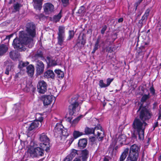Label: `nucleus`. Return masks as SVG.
<instances>
[{
	"label": "nucleus",
	"mask_w": 161,
	"mask_h": 161,
	"mask_svg": "<svg viewBox=\"0 0 161 161\" xmlns=\"http://www.w3.org/2000/svg\"><path fill=\"white\" fill-rule=\"evenodd\" d=\"M25 31L19 32V37L13 40L12 46L15 49L20 51H24L26 49L25 46L29 48L34 45L33 38L36 36V26L32 22H27L25 25Z\"/></svg>",
	"instance_id": "obj_1"
},
{
	"label": "nucleus",
	"mask_w": 161,
	"mask_h": 161,
	"mask_svg": "<svg viewBox=\"0 0 161 161\" xmlns=\"http://www.w3.org/2000/svg\"><path fill=\"white\" fill-rule=\"evenodd\" d=\"M140 147L136 144L130 146V148H125L121 154L118 161H124L127 158L132 161H137L139 156Z\"/></svg>",
	"instance_id": "obj_2"
},
{
	"label": "nucleus",
	"mask_w": 161,
	"mask_h": 161,
	"mask_svg": "<svg viewBox=\"0 0 161 161\" xmlns=\"http://www.w3.org/2000/svg\"><path fill=\"white\" fill-rule=\"evenodd\" d=\"M143 123L137 118H135L132 124L133 129V132L131 134L132 139L137 140V135L138 136V139L140 140H143L144 139V135L145 127H143Z\"/></svg>",
	"instance_id": "obj_3"
},
{
	"label": "nucleus",
	"mask_w": 161,
	"mask_h": 161,
	"mask_svg": "<svg viewBox=\"0 0 161 161\" xmlns=\"http://www.w3.org/2000/svg\"><path fill=\"white\" fill-rule=\"evenodd\" d=\"M79 96L78 94L75 95L69 100L70 104L68 106V112L69 116L67 119V121L69 122H71V120L73 118L72 116L75 114L76 109L79 106Z\"/></svg>",
	"instance_id": "obj_4"
},
{
	"label": "nucleus",
	"mask_w": 161,
	"mask_h": 161,
	"mask_svg": "<svg viewBox=\"0 0 161 161\" xmlns=\"http://www.w3.org/2000/svg\"><path fill=\"white\" fill-rule=\"evenodd\" d=\"M138 111H139V118L142 122L149 120L153 115L151 110L147 108L146 106H143L142 103L140 106L137 112Z\"/></svg>",
	"instance_id": "obj_5"
},
{
	"label": "nucleus",
	"mask_w": 161,
	"mask_h": 161,
	"mask_svg": "<svg viewBox=\"0 0 161 161\" xmlns=\"http://www.w3.org/2000/svg\"><path fill=\"white\" fill-rule=\"evenodd\" d=\"M39 140L42 142L40 144V147L44 149L46 152H48L50 150V140L47 134L43 133L40 135Z\"/></svg>",
	"instance_id": "obj_6"
},
{
	"label": "nucleus",
	"mask_w": 161,
	"mask_h": 161,
	"mask_svg": "<svg viewBox=\"0 0 161 161\" xmlns=\"http://www.w3.org/2000/svg\"><path fill=\"white\" fill-rule=\"evenodd\" d=\"M44 150L45 149L43 148L37 147L35 148H31L28 149V151L31 157L35 158L43 156Z\"/></svg>",
	"instance_id": "obj_7"
},
{
	"label": "nucleus",
	"mask_w": 161,
	"mask_h": 161,
	"mask_svg": "<svg viewBox=\"0 0 161 161\" xmlns=\"http://www.w3.org/2000/svg\"><path fill=\"white\" fill-rule=\"evenodd\" d=\"M65 28L63 26H59L58 29V44L60 46L63 45L64 38H65Z\"/></svg>",
	"instance_id": "obj_8"
},
{
	"label": "nucleus",
	"mask_w": 161,
	"mask_h": 161,
	"mask_svg": "<svg viewBox=\"0 0 161 161\" xmlns=\"http://www.w3.org/2000/svg\"><path fill=\"white\" fill-rule=\"evenodd\" d=\"M35 64L36 74L38 76L42 74L44 71V65L43 62L39 60L36 61Z\"/></svg>",
	"instance_id": "obj_9"
},
{
	"label": "nucleus",
	"mask_w": 161,
	"mask_h": 161,
	"mask_svg": "<svg viewBox=\"0 0 161 161\" xmlns=\"http://www.w3.org/2000/svg\"><path fill=\"white\" fill-rule=\"evenodd\" d=\"M47 83L44 80L39 81L37 85L38 92L41 94H44L47 91Z\"/></svg>",
	"instance_id": "obj_10"
},
{
	"label": "nucleus",
	"mask_w": 161,
	"mask_h": 161,
	"mask_svg": "<svg viewBox=\"0 0 161 161\" xmlns=\"http://www.w3.org/2000/svg\"><path fill=\"white\" fill-rule=\"evenodd\" d=\"M53 98L52 95H44L41 97V100L43 102L44 106H47L52 103Z\"/></svg>",
	"instance_id": "obj_11"
},
{
	"label": "nucleus",
	"mask_w": 161,
	"mask_h": 161,
	"mask_svg": "<svg viewBox=\"0 0 161 161\" xmlns=\"http://www.w3.org/2000/svg\"><path fill=\"white\" fill-rule=\"evenodd\" d=\"M43 9L45 14H49L54 11V6L50 3H45L43 5Z\"/></svg>",
	"instance_id": "obj_12"
},
{
	"label": "nucleus",
	"mask_w": 161,
	"mask_h": 161,
	"mask_svg": "<svg viewBox=\"0 0 161 161\" xmlns=\"http://www.w3.org/2000/svg\"><path fill=\"white\" fill-rule=\"evenodd\" d=\"M84 34H83L81 39H79V36L77 41L75 44V46H77L80 50L84 47L86 43V40L84 38Z\"/></svg>",
	"instance_id": "obj_13"
},
{
	"label": "nucleus",
	"mask_w": 161,
	"mask_h": 161,
	"mask_svg": "<svg viewBox=\"0 0 161 161\" xmlns=\"http://www.w3.org/2000/svg\"><path fill=\"white\" fill-rule=\"evenodd\" d=\"M64 128L62 124V123H58L56 125L54 129V134L55 136H58L60 133L61 132L62 130Z\"/></svg>",
	"instance_id": "obj_14"
},
{
	"label": "nucleus",
	"mask_w": 161,
	"mask_h": 161,
	"mask_svg": "<svg viewBox=\"0 0 161 161\" xmlns=\"http://www.w3.org/2000/svg\"><path fill=\"white\" fill-rule=\"evenodd\" d=\"M46 62L48 68L53 67L57 65V61L53 59V58L47 56L46 57Z\"/></svg>",
	"instance_id": "obj_15"
},
{
	"label": "nucleus",
	"mask_w": 161,
	"mask_h": 161,
	"mask_svg": "<svg viewBox=\"0 0 161 161\" xmlns=\"http://www.w3.org/2000/svg\"><path fill=\"white\" fill-rule=\"evenodd\" d=\"M87 143V140L86 138L80 139L78 143V146L80 149H83L86 147Z\"/></svg>",
	"instance_id": "obj_16"
},
{
	"label": "nucleus",
	"mask_w": 161,
	"mask_h": 161,
	"mask_svg": "<svg viewBox=\"0 0 161 161\" xmlns=\"http://www.w3.org/2000/svg\"><path fill=\"white\" fill-rule=\"evenodd\" d=\"M27 72L29 76H33L35 71L34 66L32 64H30L26 67Z\"/></svg>",
	"instance_id": "obj_17"
},
{
	"label": "nucleus",
	"mask_w": 161,
	"mask_h": 161,
	"mask_svg": "<svg viewBox=\"0 0 161 161\" xmlns=\"http://www.w3.org/2000/svg\"><path fill=\"white\" fill-rule=\"evenodd\" d=\"M55 75L54 73L52 70H48L44 73V77L46 78L54 79Z\"/></svg>",
	"instance_id": "obj_18"
},
{
	"label": "nucleus",
	"mask_w": 161,
	"mask_h": 161,
	"mask_svg": "<svg viewBox=\"0 0 161 161\" xmlns=\"http://www.w3.org/2000/svg\"><path fill=\"white\" fill-rule=\"evenodd\" d=\"M43 0H33V6L36 10H40L42 7V2Z\"/></svg>",
	"instance_id": "obj_19"
},
{
	"label": "nucleus",
	"mask_w": 161,
	"mask_h": 161,
	"mask_svg": "<svg viewBox=\"0 0 161 161\" xmlns=\"http://www.w3.org/2000/svg\"><path fill=\"white\" fill-rule=\"evenodd\" d=\"M89 152L86 149L81 151V157L82 161H86L89 157Z\"/></svg>",
	"instance_id": "obj_20"
},
{
	"label": "nucleus",
	"mask_w": 161,
	"mask_h": 161,
	"mask_svg": "<svg viewBox=\"0 0 161 161\" xmlns=\"http://www.w3.org/2000/svg\"><path fill=\"white\" fill-rule=\"evenodd\" d=\"M39 125L40 124L38 121L34 120L30 125L28 130L29 131H32L38 127L39 126Z\"/></svg>",
	"instance_id": "obj_21"
},
{
	"label": "nucleus",
	"mask_w": 161,
	"mask_h": 161,
	"mask_svg": "<svg viewBox=\"0 0 161 161\" xmlns=\"http://www.w3.org/2000/svg\"><path fill=\"white\" fill-rule=\"evenodd\" d=\"M96 127H95L94 128H89L88 127H86L85 128L84 130V132L86 135H90L93 134L94 135Z\"/></svg>",
	"instance_id": "obj_22"
},
{
	"label": "nucleus",
	"mask_w": 161,
	"mask_h": 161,
	"mask_svg": "<svg viewBox=\"0 0 161 161\" xmlns=\"http://www.w3.org/2000/svg\"><path fill=\"white\" fill-rule=\"evenodd\" d=\"M9 56L10 58L13 60L19 58L20 57V53L18 52H14L11 51L9 53Z\"/></svg>",
	"instance_id": "obj_23"
},
{
	"label": "nucleus",
	"mask_w": 161,
	"mask_h": 161,
	"mask_svg": "<svg viewBox=\"0 0 161 161\" xmlns=\"http://www.w3.org/2000/svg\"><path fill=\"white\" fill-rule=\"evenodd\" d=\"M34 58L36 59L41 58L42 60L44 58L43 52L41 50H38L34 56Z\"/></svg>",
	"instance_id": "obj_24"
},
{
	"label": "nucleus",
	"mask_w": 161,
	"mask_h": 161,
	"mask_svg": "<svg viewBox=\"0 0 161 161\" xmlns=\"http://www.w3.org/2000/svg\"><path fill=\"white\" fill-rule=\"evenodd\" d=\"M8 48L7 46L4 44H2L0 45V56L5 54L7 51Z\"/></svg>",
	"instance_id": "obj_25"
},
{
	"label": "nucleus",
	"mask_w": 161,
	"mask_h": 161,
	"mask_svg": "<svg viewBox=\"0 0 161 161\" xmlns=\"http://www.w3.org/2000/svg\"><path fill=\"white\" fill-rule=\"evenodd\" d=\"M100 37H98L94 44V48L92 51V53L93 54L95 53L96 51L100 47V46L99 44L100 42Z\"/></svg>",
	"instance_id": "obj_26"
},
{
	"label": "nucleus",
	"mask_w": 161,
	"mask_h": 161,
	"mask_svg": "<svg viewBox=\"0 0 161 161\" xmlns=\"http://www.w3.org/2000/svg\"><path fill=\"white\" fill-rule=\"evenodd\" d=\"M62 17V10H61L57 15H54L53 16V21L55 23H57L60 21Z\"/></svg>",
	"instance_id": "obj_27"
},
{
	"label": "nucleus",
	"mask_w": 161,
	"mask_h": 161,
	"mask_svg": "<svg viewBox=\"0 0 161 161\" xmlns=\"http://www.w3.org/2000/svg\"><path fill=\"white\" fill-rule=\"evenodd\" d=\"M97 133V136H95L96 137L98 141H102L105 136V134L104 132H100L98 131Z\"/></svg>",
	"instance_id": "obj_28"
},
{
	"label": "nucleus",
	"mask_w": 161,
	"mask_h": 161,
	"mask_svg": "<svg viewBox=\"0 0 161 161\" xmlns=\"http://www.w3.org/2000/svg\"><path fill=\"white\" fill-rule=\"evenodd\" d=\"M61 131L59 134L61 137L64 136L66 138L69 135V133L67 129L64 128Z\"/></svg>",
	"instance_id": "obj_29"
},
{
	"label": "nucleus",
	"mask_w": 161,
	"mask_h": 161,
	"mask_svg": "<svg viewBox=\"0 0 161 161\" xmlns=\"http://www.w3.org/2000/svg\"><path fill=\"white\" fill-rule=\"evenodd\" d=\"M54 72L57 75V77L59 79H62L64 76V74L63 71L60 69H55Z\"/></svg>",
	"instance_id": "obj_30"
},
{
	"label": "nucleus",
	"mask_w": 161,
	"mask_h": 161,
	"mask_svg": "<svg viewBox=\"0 0 161 161\" xmlns=\"http://www.w3.org/2000/svg\"><path fill=\"white\" fill-rule=\"evenodd\" d=\"M150 97L149 93L147 94H144L142 97L141 99V102L143 104V103L146 102L147 100Z\"/></svg>",
	"instance_id": "obj_31"
},
{
	"label": "nucleus",
	"mask_w": 161,
	"mask_h": 161,
	"mask_svg": "<svg viewBox=\"0 0 161 161\" xmlns=\"http://www.w3.org/2000/svg\"><path fill=\"white\" fill-rule=\"evenodd\" d=\"M13 67V65L12 63L9 64L7 66L6 70L5 72V74L7 75H8L9 72L11 71L12 68Z\"/></svg>",
	"instance_id": "obj_32"
},
{
	"label": "nucleus",
	"mask_w": 161,
	"mask_h": 161,
	"mask_svg": "<svg viewBox=\"0 0 161 161\" xmlns=\"http://www.w3.org/2000/svg\"><path fill=\"white\" fill-rule=\"evenodd\" d=\"M83 132H80L79 131L74 130L73 132V137L76 139L83 135Z\"/></svg>",
	"instance_id": "obj_33"
},
{
	"label": "nucleus",
	"mask_w": 161,
	"mask_h": 161,
	"mask_svg": "<svg viewBox=\"0 0 161 161\" xmlns=\"http://www.w3.org/2000/svg\"><path fill=\"white\" fill-rule=\"evenodd\" d=\"M83 117V115H80L79 116L75 119L74 120H73V121H72L71 120V122L69 123L72 125L77 124L78 123L80 119Z\"/></svg>",
	"instance_id": "obj_34"
},
{
	"label": "nucleus",
	"mask_w": 161,
	"mask_h": 161,
	"mask_svg": "<svg viewBox=\"0 0 161 161\" xmlns=\"http://www.w3.org/2000/svg\"><path fill=\"white\" fill-rule=\"evenodd\" d=\"M28 64V62H24L21 61L19 62L18 67L21 70L22 68L26 66Z\"/></svg>",
	"instance_id": "obj_35"
},
{
	"label": "nucleus",
	"mask_w": 161,
	"mask_h": 161,
	"mask_svg": "<svg viewBox=\"0 0 161 161\" xmlns=\"http://www.w3.org/2000/svg\"><path fill=\"white\" fill-rule=\"evenodd\" d=\"M76 155H78V151L74 149H72L71 153L69 154L73 159Z\"/></svg>",
	"instance_id": "obj_36"
},
{
	"label": "nucleus",
	"mask_w": 161,
	"mask_h": 161,
	"mask_svg": "<svg viewBox=\"0 0 161 161\" xmlns=\"http://www.w3.org/2000/svg\"><path fill=\"white\" fill-rule=\"evenodd\" d=\"M22 6L21 4L18 3H15L13 5L14 8L16 11H19Z\"/></svg>",
	"instance_id": "obj_37"
},
{
	"label": "nucleus",
	"mask_w": 161,
	"mask_h": 161,
	"mask_svg": "<svg viewBox=\"0 0 161 161\" xmlns=\"http://www.w3.org/2000/svg\"><path fill=\"white\" fill-rule=\"evenodd\" d=\"M75 33L74 31L70 30L69 31V36L67 40H69L73 38L74 36Z\"/></svg>",
	"instance_id": "obj_38"
},
{
	"label": "nucleus",
	"mask_w": 161,
	"mask_h": 161,
	"mask_svg": "<svg viewBox=\"0 0 161 161\" xmlns=\"http://www.w3.org/2000/svg\"><path fill=\"white\" fill-rule=\"evenodd\" d=\"M85 12V8L84 6H82L80 7L77 13L82 14L84 13Z\"/></svg>",
	"instance_id": "obj_39"
},
{
	"label": "nucleus",
	"mask_w": 161,
	"mask_h": 161,
	"mask_svg": "<svg viewBox=\"0 0 161 161\" xmlns=\"http://www.w3.org/2000/svg\"><path fill=\"white\" fill-rule=\"evenodd\" d=\"M99 85L101 88H105L107 87L106 84L104 83L103 81L102 80H100Z\"/></svg>",
	"instance_id": "obj_40"
},
{
	"label": "nucleus",
	"mask_w": 161,
	"mask_h": 161,
	"mask_svg": "<svg viewBox=\"0 0 161 161\" xmlns=\"http://www.w3.org/2000/svg\"><path fill=\"white\" fill-rule=\"evenodd\" d=\"M107 28V27L106 25H104L102 26V29L101 30V33L102 34H104Z\"/></svg>",
	"instance_id": "obj_41"
},
{
	"label": "nucleus",
	"mask_w": 161,
	"mask_h": 161,
	"mask_svg": "<svg viewBox=\"0 0 161 161\" xmlns=\"http://www.w3.org/2000/svg\"><path fill=\"white\" fill-rule=\"evenodd\" d=\"M114 80V78H108L106 80V82H107V86H109L110 84H111V82H112Z\"/></svg>",
	"instance_id": "obj_42"
},
{
	"label": "nucleus",
	"mask_w": 161,
	"mask_h": 161,
	"mask_svg": "<svg viewBox=\"0 0 161 161\" xmlns=\"http://www.w3.org/2000/svg\"><path fill=\"white\" fill-rule=\"evenodd\" d=\"M149 90L150 93L152 94V95H154L155 94V89L153 87V85L150 87Z\"/></svg>",
	"instance_id": "obj_43"
},
{
	"label": "nucleus",
	"mask_w": 161,
	"mask_h": 161,
	"mask_svg": "<svg viewBox=\"0 0 161 161\" xmlns=\"http://www.w3.org/2000/svg\"><path fill=\"white\" fill-rule=\"evenodd\" d=\"M118 139L120 141L123 142L125 140V136L124 135H120L119 136Z\"/></svg>",
	"instance_id": "obj_44"
},
{
	"label": "nucleus",
	"mask_w": 161,
	"mask_h": 161,
	"mask_svg": "<svg viewBox=\"0 0 161 161\" xmlns=\"http://www.w3.org/2000/svg\"><path fill=\"white\" fill-rule=\"evenodd\" d=\"M73 158L68 155L64 158V161H71Z\"/></svg>",
	"instance_id": "obj_45"
},
{
	"label": "nucleus",
	"mask_w": 161,
	"mask_h": 161,
	"mask_svg": "<svg viewBox=\"0 0 161 161\" xmlns=\"http://www.w3.org/2000/svg\"><path fill=\"white\" fill-rule=\"evenodd\" d=\"M97 138L95 136H92L90 138V141L92 143H94L96 140Z\"/></svg>",
	"instance_id": "obj_46"
},
{
	"label": "nucleus",
	"mask_w": 161,
	"mask_h": 161,
	"mask_svg": "<svg viewBox=\"0 0 161 161\" xmlns=\"http://www.w3.org/2000/svg\"><path fill=\"white\" fill-rule=\"evenodd\" d=\"M143 21L140 19L139 21L138 24V26L139 28H141L143 26Z\"/></svg>",
	"instance_id": "obj_47"
},
{
	"label": "nucleus",
	"mask_w": 161,
	"mask_h": 161,
	"mask_svg": "<svg viewBox=\"0 0 161 161\" xmlns=\"http://www.w3.org/2000/svg\"><path fill=\"white\" fill-rule=\"evenodd\" d=\"M150 11H151V9H150V8H148L147 9V10L145 11V12L144 14L146 16H147L148 17L149 15V13H150Z\"/></svg>",
	"instance_id": "obj_48"
},
{
	"label": "nucleus",
	"mask_w": 161,
	"mask_h": 161,
	"mask_svg": "<svg viewBox=\"0 0 161 161\" xmlns=\"http://www.w3.org/2000/svg\"><path fill=\"white\" fill-rule=\"evenodd\" d=\"M157 27H159V31L161 30V19L158 21L157 23Z\"/></svg>",
	"instance_id": "obj_49"
},
{
	"label": "nucleus",
	"mask_w": 161,
	"mask_h": 161,
	"mask_svg": "<svg viewBox=\"0 0 161 161\" xmlns=\"http://www.w3.org/2000/svg\"><path fill=\"white\" fill-rule=\"evenodd\" d=\"M158 122L157 121L156 122L154 123V124L153 126V130H154L155 129V128L158 127Z\"/></svg>",
	"instance_id": "obj_50"
},
{
	"label": "nucleus",
	"mask_w": 161,
	"mask_h": 161,
	"mask_svg": "<svg viewBox=\"0 0 161 161\" xmlns=\"http://www.w3.org/2000/svg\"><path fill=\"white\" fill-rule=\"evenodd\" d=\"M148 17V16H146L144 14V15L142 16L141 19L140 20L143 21L145 20L146 21Z\"/></svg>",
	"instance_id": "obj_51"
},
{
	"label": "nucleus",
	"mask_w": 161,
	"mask_h": 161,
	"mask_svg": "<svg viewBox=\"0 0 161 161\" xmlns=\"http://www.w3.org/2000/svg\"><path fill=\"white\" fill-rule=\"evenodd\" d=\"M14 35V34H11L9 35L6 36L5 39H8L9 40L10 38L12 37Z\"/></svg>",
	"instance_id": "obj_52"
},
{
	"label": "nucleus",
	"mask_w": 161,
	"mask_h": 161,
	"mask_svg": "<svg viewBox=\"0 0 161 161\" xmlns=\"http://www.w3.org/2000/svg\"><path fill=\"white\" fill-rule=\"evenodd\" d=\"M161 119V110H159L158 113V116L157 119V121Z\"/></svg>",
	"instance_id": "obj_53"
},
{
	"label": "nucleus",
	"mask_w": 161,
	"mask_h": 161,
	"mask_svg": "<svg viewBox=\"0 0 161 161\" xmlns=\"http://www.w3.org/2000/svg\"><path fill=\"white\" fill-rule=\"evenodd\" d=\"M75 139H76V138H75L74 137H71L69 139V143H70V144H71Z\"/></svg>",
	"instance_id": "obj_54"
},
{
	"label": "nucleus",
	"mask_w": 161,
	"mask_h": 161,
	"mask_svg": "<svg viewBox=\"0 0 161 161\" xmlns=\"http://www.w3.org/2000/svg\"><path fill=\"white\" fill-rule=\"evenodd\" d=\"M142 2V0H138L135 4H136V5H139Z\"/></svg>",
	"instance_id": "obj_55"
},
{
	"label": "nucleus",
	"mask_w": 161,
	"mask_h": 161,
	"mask_svg": "<svg viewBox=\"0 0 161 161\" xmlns=\"http://www.w3.org/2000/svg\"><path fill=\"white\" fill-rule=\"evenodd\" d=\"M43 117H41L39 118V119L37 120L39 122H42L43 120Z\"/></svg>",
	"instance_id": "obj_56"
},
{
	"label": "nucleus",
	"mask_w": 161,
	"mask_h": 161,
	"mask_svg": "<svg viewBox=\"0 0 161 161\" xmlns=\"http://www.w3.org/2000/svg\"><path fill=\"white\" fill-rule=\"evenodd\" d=\"M143 51H142L140 48H139V49L137 50V52L138 54H140V53L143 52Z\"/></svg>",
	"instance_id": "obj_57"
},
{
	"label": "nucleus",
	"mask_w": 161,
	"mask_h": 161,
	"mask_svg": "<svg viewBox=\"0 0 161 161\" xmlns=\"http://www.w3.org/2000/svg\"><path fill=\"white\" fill-rule=\"evenodd\" d=\"M123 18H119L118 20V23H121L123 22Z\"/></svg>",
	"instance_id": "obj_58"
},
{
	"label": "nucleus",
	"mask_w": 161,
	"mask_h": 161,
	"mask_svg": "<svg viewBox=\"0 0 161 161\" xmlns=\"http://www.w3.org/2000/svg\"><path fill=\"white\" fill-rule=\"evenodd\" d=\"M92 30L91 29H89L87 31V34H91L92 33Z\"/></svg>",
	"instance_id": "obj_59"
},
{
	"label": "nucleus",
	"mask_w": 161,
	"mask_h": 161,
	"mask_svg": "<svg viewBox=\"0 0 161 161\" xmlns=\"http://www.w3.org/2000/svg\"><path fill=\"white\" fill-rule=\"evenodd\" d=\"M20 74V73L19 72H18V73H16L15 74V78L16 79L19 77V75Z\"/></svg>",
	"instance_id": "obj_60"
},
{
	"label": "nucleus",
	"mask_w": 161,
	"mask_h": 161,
	"mask_svg": "<svg viewBox=\"0 0 161 161\" xmlns=\"http://www.w3.org/2000/svg\"><path fill=\"white\" fill-rule=\"evenodd\" d=\"M140 48L142 51H144V50L145 49V47L144 46H140L139 47Z\"/></svg>",
	"instance_id": "obj_61"
},
{
	"label": "nucleus",
	"mask_w": 161,
	"mask_h": 161,
	"mask_svg": "<svg viewBox=\"0 0 161 161\" xmlns=\"http://www.w3.org/2000/svg\"><path fill=\"white\" fill-rule=\"evenodd\" d=\"M16 0H10L8 2V3L11 4L13 3V2H15Z\"/></svg>",
	"instance_id": "obj_62"
},
{
	"label": "nucleus",
	"mask_w": 161,
	"mask_h": 161,
	"mask_svg": "<svg viewBox=\"0 0 161 161\" xmlns=\"http://www.w3.org/2000/svg\"><path fill=\"white\" fill-rule=\"evenodd\" d=\"M97 129L99 130V129H101V131L102 130V129H101L102 127H101V125H99L98 126H97Z\"/></svg>",
	"instance_id": "obj_63"
},
{
	"label": "nucleus",
	"mask_w": 161,
	"mask_h": 161,
	"mask_svg": "<svg viewBox=\"0 0 161 161\" xmlns=\"http://www.w3.org/2000/svg\"><path fill=\"white\" fill-rule=\"evenodd\" d=\"M73 161H81L80 160L77 158H75L73 160Z\"/></svg>",
	"instance_id": "obj_64"
}]
</instances>
